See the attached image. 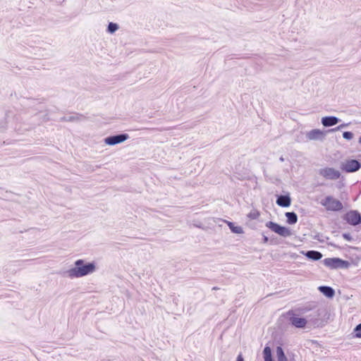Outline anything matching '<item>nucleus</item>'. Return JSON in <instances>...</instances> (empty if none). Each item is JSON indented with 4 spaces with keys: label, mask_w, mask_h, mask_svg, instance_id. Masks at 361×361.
I'll list each match as a JSON object with an SVG mask.
<instances>
[{
    "label": "nucleus",
    "mask_w": 361,
    "mask_h": 361,
    "mask_svg": "<svg viewBox=\"0 0 361 361\" xmlns=\"http://www.w3.org/2000/svg\"><path fill=\"white\" fill-rule=\"evenodd\" d=\"M227 224L233 233L238 234L243 233V230L241 226H235L232 222H228Z\"/></svg>",
    "instance_id": "17"
},
{
    "label": "nucleus",
    "mask_w": 361,
    "mask_h": 361,
    "mask_svg": "<svg viewBox=\"0 0 361 361\" xmlns=\"http://www.w3.org/2000/svg\"><path fill=\"white\" fill-rule=\"evenodd\" d=\"M321 203L327 210L340 211L343 209L342 203L331 196L326 197Z\"/></svg>",
    "instance_id": "3"
},
{
    "label": "nucleus",
    "mask_w": 361,
    "mask_h": 361,
    "mask_svg": "<svg viewBox=\"0 0 361 361\" xmlns=\"http://www.w3.org/2000/svg\"><path fill=\"white\" fill-rule=\"evenodd\" d=\"M260 213L257 209L252 210L248 214L247 217L250 219H257L259 217Z\"/></svg>",
    "instance_id": "20"
},
{
    "label": "nucleus",
    "mask_w": 361,
    "mask_h": 361,
    "mask_svg": "<svg viewBox=\"0 0 361 361\" xmlns=\"http://www.w3.org/2000/svg\"><path fill=\"white\" fill-rule=\"evenodd\" d=\"M360 142L361 143V137H360Z\"/></svg>",
    "instance_id": "27"
},
{
    "label": "nucleus",
    "mask_w": 361,
    "mask_h": 361,
    "mask_svg": "<svg viewBox=\"0 0 361 361\" xmlns=\"http://www.w3.org/2000/svg\"><path fill=\"white\" fill-rule=\"evenodd\" d=\"M118 25L115 23H109L107 27V32L113 34L118 29Z\"/></svg>",
    "instance_id": "19"
},
{
    "label": "nucleus",
    "mask_w": 361,
    "mask_h": 361,
    "mask_svg": "<svg viewBox=\"0 0 361 361\" xmlns=\"http://www.w3.org/2000/svg\"><path fill=\"white\" fill-rule=\"evenodd\" d=\"M341 120L336 116H325L322 118V123L325 127H330L338 124Z\"/></svg>",
    "instance_id": "9"
},
{
    "label": "nucleus",
    "mask_w": 361,
    "mask_h": 361,
    "mask_svg": "<svg viewBox=\"0 0 361 361\" xmlns=\"http://www.w3.org/2000/svg\"><path fill=\"white\" fill-rule=\"evenodd\" d=\"M334 262H335L336 263H339V264H343L345 262L344 261L339 259H334Z\"/></svg>",
    "instance_id": "23"
},
{
    "label": "nucleus",
    "mask_w": 361,
    "mask_h": 361,
    "mask_svg": "<svg viewBox=\"0 0 361 361\" xmlns=\"http://www.w3.org/2000/svg\"><path fill=\"white\" fill-rule=\"evenodd\" d=\"M319 174L326 179L336 180L341 176V173L338 171L333 168H325L319 171Z\"/></svg>",
    "instance_id": "6"
},
{
    "label": "nucleus",
    "mask_w": 361,
    "mask_h": 361,
    "mask_svg": "<svg viewBox=\"0 0 361 361\" xmlns=\"http://www.w3.org/2000/svg\"><path fill=\"white\" fill-rule=\"evenodd\" d=\"M276 203L281 207H289L290 204V198L286 195H281L278 197Z\"/></svg>",
    "instance_id": "11"
},
{
    "label": "nucleus",
    "mask_w": 361,
    "mask_h": 361,
    "mask_svg": "<svg viewBox=\"0 0 361 361\" xmlns=\"http://www.w3.org/2000/svg\"><path fill=\"white\" fill-rule=\"evenodd\" d=\"M43 114V115L42 116H43V121H48L49 120L48 114L47 113H44V112H40L38 114H36L35 116V117H36V118L41 117V114Z\"/></svg>",
    "instance_id": "22"
},
{
    "label": "nucleus",
    "mask_w": 361,
    "mask_h": 361,
    "mask_svg": "<svg viewBox=\"0 0 361 361\" xmlns=\"http://www.w3.org/2000/svg\"><path fill=\"white\" fill-rule=\"evenodd\" d=\"M348 126L349 123H343L336 128L325 131V133L321 131L319 129H313L308 132L306 135H324L326 133H332L336 132H341L342 135H354L353 133L350 131L343 130V129L346 128Z\"/></svg>",
    "instance_id": "2"
},
{
    "label": "nucleus",
    "mask_w": 361,
    "mask_h": 361,
    "mask_svg": "<svg viewBox=\"0 0 361 361\" xmlns=\"http://www.w3.org/2000/svg\"><path fill=\"white\" fill-rule=\"evenodd\" d=\"M345 220L353 226L359 224L361 221L360 214L356 211H350L345 214Z\"/></svg>",
    "instance_id": "7"
},
{
    "label": "nucleus",
    "mask_w": 361,
    "mask_h": 361,
    "mask_svg": "<svg viewBox=\"0 0 361 361\" xmlns=\"http://www.w3.org/2000/svg\"><path fill=\"white\" fill-rule=\"evenodd\" d=\"M264 361H273L271 357V350L269 347L266 346L263 350Z\"/></svg>",
    "instance_id": "18"
},
{
    "label": "nucleus",
    "mask_w": 361,
    "mask_h": 361,
    "mask_svg": "<svg viewBox=\"0 0 361 361\" xmlns=\"http://www.w3.org/2000/svg\"><path fill=\"white\" fill-rule=\"evenodd\" d=\"M276 355L278 361H288L282 348L280 346L276 348Z\"/></svg>",
    "instance_id": "16"
},
{
    "label": "nucleus",
    "mask_w": 361,
    "mask_h": 361,
    "mask_svg": "<svg viewBox=\"0 0 361 361\" xmlns=\"http://www.w3.org/2000/svg\"><path fill=\"white\" fill-rule=\"evenodd\" d=\"M361 167L360 163L355 159H346L341 164V169L346 173H353Z\"/></svg>",
    "instance_id": "5"
},
{
    "label": "nucleus",
    "mask_w": 361,
    "mask_h": 361,
    "mask_svg": "<svg viewBox=\"0 0 361 361\" xmlns=\"http://www.w3.org/2000/svg\"><path fill=\"white\" fill-rule=\"evenodd\" d=\"M286 216L289 224H295L298 221V216L294 212H286Z\"/></svg>",
    "instance_id": "14"
},
{
    "label": "nucleus",
    "mask_w": 361,
    "mask_h": 361,
    "mask_svg": "<svg viewBox=\"0 0 361 361\" xmlns=\"http://www.w3.org/2000/svg\"><path fill=\"white\" fill-rule=\"evenodd\" d=\"M319 289L327 297L331 298L334 295V290L331 287L322 286Z\"/></svg>",
    "instance_id": "15"
},
{
    "label": "nucleus",
    "mask_w": 361,
    "mask_h": 361,
    "mask_svg": "<svg viewBox=\"0 0 361 361\" xmlns=\"http://www.w3.org/2000/svg\"><path fill=\"white\" fill-rule=\"evenodd\" d=\"M116 135H122V136H124V135H128V134H126V133H121V134H116Z\"/></svg>",
    "instance_id": "25"
},
{
    "label": "nucleus",
    "mask_w": 361,
    "mask_h": 361,
    "mask_svg": "<svg viewBox=\"0 0 361 361\" xmlns=\"http://www.w3.org/2000/svg\"><path fill=\"white\" fill-rule=\"evenodd\" d=\"M236 361H244V359H243V356H242V355H241V354H240V355L238 356Z\"/></svg>",
    "instance_id": "24"
},
{
    "label": "nucleus",
    "mask_w": 361,
    "mask_h": 361,
    "mask_svg": "<svg viewBox=\"0 0 361 361\" xmlns=\"http://www.w3.org/2000/svg\"><path fill=\"white\" fill-rule=\"evenodd\" d=\"M266 226L281 236L288 237L291 235V232L289 228L282 226L275 222L269 221L266 224Z\"/></svg>",
    "instance_id": "4"
},
{
    "label": "nucleus",
    "mask_w": 361,
    "mask_h": 361,
    "mask_svg": "<svg viewBox=\"0 0 361 361\" xmlns=\"http://www.w3.org/2000/svg\"><path fill=\"white\" fill-rule=\"evenodd\" d=\"M306 256L314 260H319L322 257L321 252L314 250L308 251L306 254Z\"/></svg>",
    "instance_id": "13"
},
{
    "label": "nucleus",
    "mask_w": 361,
    "mask_h": 361,
    "mask_svg": "<svg viewBox=\"0 0 361 361\" xmlns=\"http://www.w3.org/2000/svg\"><path fill=\"white\" fill-rule=\"evenodd\" d=\"M75 267L68 271L71 277L79 278L91 274L95 270L94 263L84 264V261L78 259L75 262Z\"/></svg>",
    "instance_id": "1"
},
{
    "label": "nucleus",
    "mask_w": 361,
    "mask_h": 361,
    "mask_svg": "<svg viewBox=\"0 0 361 361\" xmlns=\"http://www.w3.org/2000/svg\"><path fill=\"white\" fill-rule=\"evenodd\" d=\"M290 321L291 324L297 328H304L307 323L306 319L298 317H292Z\"/></svg>",
    "instance_id": "10"
},
{
    "label": "nucleus",
    "mask_w": 361,
    "mask_h": 361,
    "mask_svg": "<svg viewBox=\"0 0 361 361\" xmlns=\"http://www.w3.org/2000/svg\"><path fill=\"white\" fill-rule=\"evenodd\" d=\"M85 119V116L82 114H73L71 116H66L60 118L61 121L66 122H80Z\"/></svg>",
    "instance_id": "8"
},
{
    "label": "nucleus",
    "mask_w": 361,
    "mask_h": 361,
    "mask_svg": "<svg viewBox=\"0 0 361 361\" xmlns=\"http://www.w3.org/2000/svg\"><path fill=\"white\" fill-rule=\"evenodd\" d=\"M355 336L356 338H361V324H358L355 329Z\"/></svg>",
    "instance_id": "21"
},
{
    "label": "nucleus",
    "mask_w": 361,
    "mask_h": 361,
    "mask_svg": "<svg viewBox=\"0 0 361 361\" xmlns=\"http://www.w3.org/2000/svg\"><path fill=\"white\" fill-rule=\"evenodd\" d=\"M128 137H107L105 143L107 145H115L123 142Z\"/></svg>",
    "instance_id": "12"
},
{
    "label": "nucleus",
    "mask_w": 361,
    "mask_h": 361,
    "mask_svg": "<svg viewBox=\"0 0 361 361\" xmlns=\"http://www.w3.org/2000/svg\"><path fill=\"white\" fill-rule=\"evenodd\" d=\"M345 138H348V139H350L351 137L350 136H348V137H345Z\"/></svg>",
    "instance_id": "26"
}]
</instances>
